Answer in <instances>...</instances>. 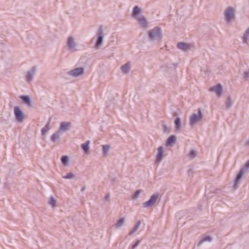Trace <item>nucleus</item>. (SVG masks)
<instances>
[{"mask_svg":"<svg viewBox=\"0 0 249 249\" xmlns=\"http://www.w3.org/2000/svg\"><path fill=\"white\" fill-rule=\"evenodd\" d=\"M148 38L152 42H159L162 39V31L160 27H155L147 32Z\"/></svg>","mask_w":249,"mask_h":249,"instance_id":"f257e3e1","label":"nucleus"},{"mask_svg":"<svg viewBox=\"0 0 249 249\" xmlns=\"http://www.w3.org/2000/svg\"><path fill=\"white\" fill-rule=\"evenodd\" d=\"M104 37V28L102 25H100L98 28L95 33V43L94 48L96 50L99 49L101 46Z\"/></svg>","mask_w":249,"mask_h":249,"instance_id":"f03ea898","label":"nucleus"},{"mask_svg":"<svg viewBox=\"0 0 249 249\" xmlns=\"http://www.w3.org/2000/svg\"><path fill=\"white\" fill-rule=\"evenodd\" d=\"M202 118V114L201 111H199L197 113H193L190 118L189 124L191 125L196 124L197 122L200 121Z\"/></svg>","mask_w":249,"mask_h":249,"instance_id":"7ed1b4c3","label":"nucleus"},{"mask_svg":"<svg viewBox=\"0 0 249 249\" xmlns=\"http://www.w3.org/2000/svg\"><path fill=\"white\" fill-rule=\"evenodd\" d=\"M14 115L18 122L21 123L23 121L24 114L19 107L16 106L15 107Z\"/></svg>","mask_w":249,"mask_h":249,"instance_id":"20e7f679","label":"nucleus"},{"mask_svg":"<svg viewBox=\"0 0 249 249\" xmlns=\"http://www.w3.org/2000/svg\"><path fill=\"white\" fill-rule=\"evenodd\" d=\"M84 72V69L83 67H79L70 71L68 73L69 75L73 77H77L83 75Z\"/></svg>","mask_w":249,"mask_h":249,"instance_id":"39448f33","label":"nucleus"},{"mask_svg":"<svg viewBox=\"0 0 249 249\" xmlns=\"http://www.w3.org/2000/svg\"><path fill=\"white\" fill-rule=\"evenodd\" d=\"M159 197V195L157 193L154 194L150 198V199L144 202L143 204V206L144 208H148L152 205H153L156 202L157 199Z\"/></svg>","mask_w":249,"mask_h":249,"instance_id":"423d86ee","label":"nucleus"},{"mask_svg":"<svg viewBox=\"0 0 249 249\" xmlns=\"http://www.w3.org/2000/svg\"><path fill=\"white\" fill-rule=\"evenodd\" d=\"M36 67H33L29 71L26 72L25 80L27 83L32 81L36 73Z\"/></svg>","mask_w":249,"mask_h":249,"instance_id":"0eeeda50","label":"nucleus"},{"mask_svg":"<svg viewBox=\"0 0 249 249\" xmlns=\"http://www.w3.org/2000/svg\"><path fill=\"white\" fill-rule=\"evenodd\" d=\"M225 20L228 22L231 21L234 18L233 10L231 8H228L225 12Z\"/></svg>","mask_w":249,"mask_h":249,"instance_id":"6e6552de","label":"nucleus"},{"mask_svg":"<svg viewBox=\"0 0 249 249\" xmlns=\"http://www.w3.org/2000/svg\"><path fill=\"white\" fill-rule=\"evenodd\" d=\"M211 91L214 92L218 97H220L223 93L222 86L220 84H217L210 89Z\"/></svg>","mask_w":249,"mask_h":249,"instance_id":"1a4fd4ad","label":"nucleus"},{"mask_svg":"<svg viewBox=\"0 0 249 249\" xmlns=\"http://www.w3.org/2000/svg\"><path fill=\"white\" fill-rule=\"evenodd\" d=\"M67 46L68 49L71 52H75L76 51L74 39L72 37L70 36L68 37L67 40Z\"/></svg>","mask_w":249,"mask_h":249,"instance_id":"9d476101","label":"nucleus"},{"mask_svg":"<svg viewBox=\"0 0 249 249\" xmlns=\"http://www.w3.org/2000/svg\"><path fill=\"white\" fill-rule=\"evenodd\" d=\"M245 173V172L244 171V170H242L241 169L238 172V173L237 174L234 180L235 188H236V186L240 183L241 179L242 178V177Z\"/></svg>","mask_w":249,"mask_h":249,"instance_id":"9b49d317","label":"nucleus"},{"mask_svg":"<svg viewBox=\"0 0 249 249\" xmlns=\"http://www.w3.org/2000/svg\"><path fill=\"white\" fill-rule=\"evenodd\" d=\"M71 123L70 122H62L60 124V129L58 131H66L69 130L71 127Z\"/></svg>","mask_w":249,"mask_h":249,"instance_id":"f8f14e48","label":"nucleus"},{"mask_svg":"<svg viewBox=\"0 0 249 249\" xmlns=\"http://www.w3.org/2000/svg\"><path fill=\"white\" fill-rule=\"evenodd\" d=\"M163 157V148L162 146H160L158 149V153L156 155V161L160 162L161 161Z\"/></svg>","mask_w":249,"mask_h":249,"instance_id":"ddd939ff","label":"nucleus"},{"mask_svg":"<svg viewBox=\"0 0 249 249\" xmlns=\"http://www.w3.org/2000/svg\"><path fill=\"white\" fill-rule=\"evenodd\" d=\"M177 47L179 49L186 51L190 48V45L184 42H179L177 44Z\"/></svg>","mask_w":249,"mask_h":249,"instance_id":"4468645a","label":"nucleus"},{"mask_svg":"<svg viewBox=\"0 0 249 249\" xmlns=\"http://www.w3.org/2000/svg\"><path fill=\"white\" fill-rule=\"evenodd\" d=\"M141 225V221L140 220L137 221L136 223L135 224L133 229L131 231H130L129 232V235H132L135 232H136L137 230L139 229L140 226Z\"/></svg>","mask_w":249,"mask_h":249,"instance_id":"2eb2a0df","label":"nucleus"},{"mask_svg":"<svg viewBox=\"0 0 249 249\" xmlns=\"http://www.w3.org/2000/svg\"><path fill=\"white\" fill-rule=\"evenodd\" d=\"M20 98L25 104L28 105L29 106H31V100L29 96L26 95H22L21 96Z\"/></svg>","mask_w":249,"mask_h":249,"instance_id":"dca6fc26","label":"nucleus"},{"mask_svg":"<svg viewBox=\"0 0 249 249\" xmlns=\"http://www.w3.org/2000/svg\"><path fill=\"white\" fill-rule=\"evenodd\" d=\"M61 135V132L60 131H57L53 135H52L51 138V140L53 142H55L56 141L58 140L60 138V136Z\"/></svg>","mask_w":249,"mask_h":249,"instance_id":"f3484780","label":"nucleus"},{"mask_svg":"<svg viewBox=\"0 0 249 249\" xmlns=\"http://www.w3.org/2000/svg\"><path fill=\"white\" fill-rule=\"evenodd\" d=\"M139 22L144 28L147 27L146 19L143 16H140L137 18Z\"/></svg>","mask_w":249,"mask_h":249,"instance_id":"a211bd4d","label":"nucleus"},{"mask_svg":"<svg viewBox=\"0 0 249 249\" xmlns=\"http://www.w3.org/2000/svg\"><path fill=\"white\" fill-rule=\"evenodd\" d=\"M124 218H120L115 224V228L116 229H120L124 225Z\"/></svg>","mask_w":249,"mask_h":249,"instance_id":"6ab92c4d","label":"nucleus"},{"mask_svg":"<svg viewBox=\"0 0 249 249\" xmlns=\"http://www.w3.org/2000/svg\"><path fill=\"white\" fill-rule=\"evenodd\" d=\"M225 107L227 109L231 107L233 105V101L231 96H228L225 101Z\"/></svg>","mask_w":249,"mask_h":249,"instance_id":"aec40b11","label":"nucleus"},{"mask_svg":"<svg viewBox=\"0 0 249 249\" xmlns=\"http://www.w3.org/2000/svg\"><path fill=\"white\" fill-rule=\"evenodd\" d=\"M175 127L176 130H178L181 128V120L179 117H177L174 122Z\"/></svg>","mask_w":249,"mask_h":249,"instance_id":"412c9836","label":"nucleus"},{"mask_svg":"<svg viewBox=\"0 0 249 249\" xmlns=\"http://www.w3.org/2000/svg\"><path fill=\"white\" fill-rule=\"evenodd\" d=\"M89 143L90 142L89 141H87L86 142L81 145V147L85 153H87L89 151Z\"/></svg>","mask_w":249,"mask_h":249,"instance_id":"4be33fe9","label":"nucleus"},{"mask_svg":"<svg viewBox=\"0 0 249 249\" xmlns=\"http://www.w3.org/2000/svg\"><path fill=\"white\" fill-rule=\"evenodd\" d=\"M130 64L127 63L122 66L121 70L124 73L126 74L130 71Z\"/></svg>","mask_w":249,"mask_h":249,"instance_id":"5701e85b","label":"nucleus"},{"mask_svg":"<svg viewBox=\"0 0 249 249\" xmlns=\"http://www.w3.org/2000/svg\"><path fill=\"white\" fill-rule=\"evenodd\" d=\"M249 37V27L245 32L244 35L242 37L243 41L244 43H247Z\"/></svg>","mask_w":249,"mask_h":249,"instance_id":"b1692460","label":"nucleus"},{"mask_svg":"<svg viewBox=\"0 0 249 249\" xmlns=\"http://www.w3.org/2000/svg\"><path fill=\"white\" fill-rule=\"evenodd\" d=\"M176 138L175 136L172 135L170 136L167 140V144L168 145H172L176 142Z\"/></svg>","mask_w":249,"mask_h":249,"instance_id":"393cba45","label":"nucleus"},{"mask_svg":"<svg viewBox=\"0 0 249 249\" xmlns=\"http://www.w3.org/2000/svg\"><path fill=\"white\" fill-rule=\"evenodd\" d=\"M140 10L138 6H135L133 10L132 16L133 18H136L137 16L140 13Z\"/></svg>","mask_w":249,"mask_h":249,"instance_id":"a878e982","label":"nucleus"},{"mask_svg":"<svg viewBox=\"0 0 249 249\" xmlns=\"http://www.w3.org/2000/svg\"><path fill=\"white\" fill-rule=\"evenodd\" d=\"M110 146L108 145H103V154L104 156H106L109 150Z\"/></svg>","mask_w":249,"mask_h":249,"instance_id":"bb28decb","label":"nucleus"},{"mask_svg":"<svg viewBox=\"0 0 249 249\" xmlns=\"http://www.w3.org/2000/svg\"><path fill=\"white\" fill-rule=\"evenodd\" d=\"M61 162L62 164L64 166H67L68 165L69 162V157L67 156H63L61 157Z\"/></svg>","mask_w":249,"mask_h":249,"instance_id":"cd10ccee","label":"nucleus"},{"mask_svg":"<svg viewBox=\"0 0 249 249\" xmlns=\"http://www.w3.org/2000/svg\"><path fill=\"white\" fill-rule=\"evenodd\" d=\"M50 129V123H48L44 127L41 129V133L42 135L45 134Z\"/></svg>","mask_w":249,"mask_h":249,"instance_id":"c85d7f7f","label":"nucleus"},{"mask_svg":"<svg viewBox=\"0 0 249 249\" xmlns=\"http://www.w3.org/2000/svg\"><path fill=\"white\" fill-rule=\"evenodd\" d=\"M141 194V191L140 190H138L135 192L134 193H133L132 195V199H137L140 196Z\"/></svg>","mask_w":249,"mask_h":249,"instance_id":"c756f323","label":"nucleus"},{"mask_svg":"<svg viewBox=\"0 0 249 249\" xmlns=\"http://www.w3.org/2000/svg\"><path fill=\"white\" fill-rule=\"evenodd\" d=\"M212 241V238L211 237H210V236L204 237L200 240L199 245H200L202 243H203L206 241Z\"/></svg>","mask_w":249,"mask_h":249,"instance_id":"7c9ffc66","label":"nucleus"},{"mask_svg":"<svg viewBox=\"0 0 249 249\" xmlns=\"http://www.w3.org/2000/svg\"><path fill=\"white\" fill-rule=\"evenodd\" d=\"M196 151L192 150L188 154V156L189 159H193V158H194L196 157Z\"/></svg>","mask_w":249,"mask_h":249,"instance_id":"2f4dec72","label":"nucleus"},{"mask_svg":"<svg viewBox=\"0 0 249 249\" xmlns=\"http://www.w3.org/2000/svg\"><path fill=\"white\" fill-rule=\"evenodd\" d=\"M74 175L73 174H72V173H69L66 174L65 176H64L63 177V178L65 179H72V178H74Z\"/></svg>","mask_w":249,"mask_h":249,"instance_id":"473e14b6","label":"nucleus"},{"mask_svg":"<svg viewBox=\"0 0 249 249\" xmlns=\"http://www.w3.org/2000/svg\"><path fill=\"white\" fill-rule=\"evenodd\" d=\"M49 204L52 205V207H55L56 206V200L53 196L50 198Z\"/></svg>","mask_w":249,"mask_h":249,"instance_id":"72a5a7b5","label":"nucleus"},{"mask_svg":"<svg viewBox=\"0 0 249 249\" xmlns=\"http://www.w3.org/2000/svg\"><path fill=\"white\" fill-rule=\"evenodd\" d=\"M140 243V241L139 240H136L135 242L132 244L131 248L132 249H135Z\"/></svg>","mask_w":249,"mask_h":249,"instance_id":"f704fd0d","label":"nucleus"},{"mask_svg":"<svg viewBox=\"0 0 249 249\" xmlns=\"http://www.w3.org/2000/svg\"><path fill=\"white\" fill-rule=\"evenodd\" d=\"M249 168V160H248L244 167L241 168L242 170H244V172H246V170H247Z\"/></svg>","mask_w":249,"mask_h":249,"instance_id":"c9c22d12","label":"nucleus"},{"mask_svg":"<svg viewBox=\"0 0 249 249\" xmlns=\"http://www.w3.org/2000/svg\"><path fill=\"white\" fill-rule=\"evenodd\" d=\"M243 77L246 79L249 77V71H244L243 74Z\"/></svg>","mask_w":249,"mask_h":249,"instance_id":"e433bc0d","label":"nucleus"},{"mask_svg":"<svg viewBox=\"0 0 249 249\" xmlns=\"http://www.w3.org/2000/svg\"><path fill=\"white\" fill-rule=\"evenodd\" d=\"M109 198H110V195L109 194H107L104 198V200H106V201H109Z\"/></svg>","mask_w":249,"mask_h":249,"instance_id":"4c0bfd02","label":"nucleus"},{"mask_svg":"<svg viewBox=\"0 0 249 249\" xmlns=\"http://www.w3.org/2000/svg\"><path fill=\"white\" fill-rule=\"evenodd\" d=\"M245 145L247 146H249V139L247 141V142L245 143Z\"/></svg>","mask_w":249,"mask_h":249,"instance_id":"58836bf2","label":"nucleus"},{"mask_svg":"<svg viewBox=\"0 0 249 249\" xmlns=\"http://www.w3.org/2000/svg\"><path fill=\"white\" fill-rule=\"evenodd\" d=\"M86 189V187L85 186H83L81 189V192H84Z\"/></svg>","mask_w":249,"mask_h":249,"instance_id":"ea45409f","label":"nucleus"}]
</instances>
